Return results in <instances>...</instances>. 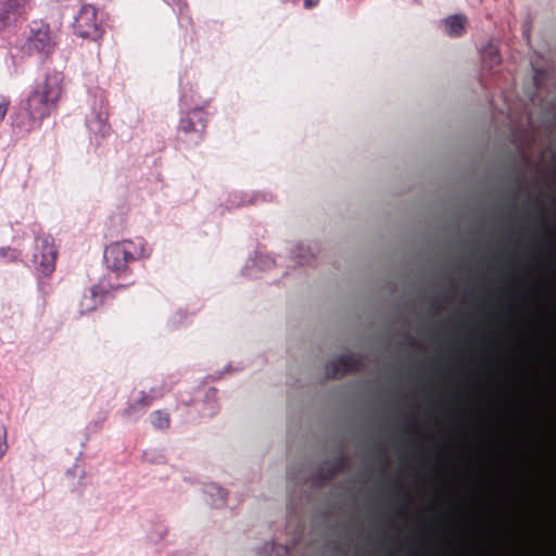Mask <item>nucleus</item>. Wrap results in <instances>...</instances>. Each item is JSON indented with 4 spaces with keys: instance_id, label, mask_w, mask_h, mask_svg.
Instances as JSON below:
<instances>
[{
    "instance_id": "1",
    "label": "nucleus",
    "mask_w": 556,
    "mask_h": 556,
    "mask_svg": "<svg viewBox=\"0 0 556 556\" xmlns=\"http://www.w3.org/2000/svg\"><path fill=\"white\" fill-rule=\"evenodd\" d=\"M148 255L146 242L141 238L110 242L103 251L104 264L108 270L118 277L126 275L129 263L146 258Z\"/></svg>"
},
{
    "instance_id": "2",
    "label": "nucleus",
    "mask_w": 556,
    "mask_h": 556,
    "mask_svg": "<svg viewBox=\"0 0 556 556\" xmlns=\"http://www.w3.org/2000/svg\"><path fill=\"white\" fill-rule=\"evenodd\" d=\"M62 83L61 72L48 73L31 92L28 99V109L34 118H43L55 108L62 94Z\"/></svg>"
},
{
    "instance_id": "3",
    "label": "nucleus",
    "mask_w": 556,
    "mask_h": 556,
    "mask_svg": "<svg viewBox=\"0 0 556 556\" xmlns=\"http://www.w3.org/2000/svg\"><path fill=\"white\" fill-rule=\"evenodd\" d=\"M204 112L201 109H193L180 119L179 134L189 144L198 143L204 132Z\"/></svg>"
},
{
    "instance_id": "4",
    "label": "nucleus",
    "mask_w": 556,
    "mask_h": 556,
    "mask_svg": "<svg viewBox=\"0 0 556 556\" xmlns=\"http://www.w3.org/2000/svg\"><path fill=\"white\" fill-rule=\"evenodd\" d=\"M55 42L51 37L48 25L40 24L33 28L26 42L27 52L38 56L47 58L54 49Z\"/></svg>"
},
{
    "instance_id": "5",
    "label": "nucleus",
    "mask_w": 556,
    "mask_h": 556,
    "mask_svg": "<svg viewBox=\"0 0 556 556\" xmlns=\"http://www.w3.org/2000/svg\"><path fill=\"white\" fill-rule=\"evenodd\" d=\"M74 27L83 38L98 39L102 35L100 24L97 20V10L91 4L81 7L75 18Z\"/></svg>"
},
{
    "instance_id": "6",
    "label": "nucleus",
    "mask_w": 556,
    "mask_h": 556,
    "mask_svg": "<svg viewBox=\"0 0 556 556\" xmlns=\"http://www.w3.org/2000/svg\"><path fill=\"white\" fill-rule=\"evenodd\" d=\"M56 251L53 240L49 237L36 241L33 254V265L42 275H49L54 269Z\"/></svg>"
},
{
    "instance_id": "7",
    "label": "nucleus",
    "mask_w": 556,
    "mask_h": 556,
    "mask_svg": "<svg viewBox=\"0 0 556 556\" xmlns=\"http://www.w3.org/2000/svg\"><path fill=\"white\" fill-rule=\"evenodd\" d=\"M28 0H0V29L5 25L10 15L24 12Z\"/></svg>"
},
{
    "instance_id": "8",
    "label": "nucleus",
    "mask_w": 556,
    "mask_h": 556,
    "mask_svg": "<svg viewBox=\"0 0 556 556\" xmlns=\"http://www.w3.org/2000/svg\"><path fill=\"white\" fill-rule=\"evenodd\" d=\"M445 33L450 37H459L466 28V17L462 14H455L446 17L444 21Z\"/></svg>"
},
{
    "instance_id": "9",
    "label": "nucleus",
    "mask_w": 556,
    "mask_h": 556,
    "mask_svg": "<svg viewBox=\"0 0 556 556\" xmlns=\"http://www.w3.org/2000/svg\"><path fill=\"white\" fill-rule=\"evenodd\" d=\"M101 302V296L96 288H90L81 295L79 313L86 314L93 311Z\"/></svg>"
},
{
    "instance_id": "10",
    "label": "nucleus",
    "mask_w": 556,
    "mask_h": 556,
    "mask_svg": "<svg viewBox=\"0 0 556 556\" xmlns=\"http://www.w3.org/2000/svg\"><path fill=\"white\" fill-rule=\"evenodd\" d=\"M203 493L206 496V502L212 506L219 507L226 502V492L215 483L205 485Z\"/></svg>"
},
{
    "instance_id": "11",
    "label": "nucleus",
    "mask_w": 556,
    "mask_h": 556,
    "mask_svg": "<svg viewBox=\"0 0 556 556\" xmlns=\"http://www.w3.org/2000/svg\"><path fill=\"white\" fill-rule=\"evenodd\" d=\"M356 366V358L352 355H343L336 359L331 365V375L340 377L349 372Z\"/></svg>"
},
{
    "instance_id": "12",
    "label": "nucleus",
    "mask_w": 556,
    "mask_h": 556,
    "mask_svg": "<svg viewBox=\"0 0 556 556\" xmlns=\"http://www.w3.org/2000/svg\"><path fill=\"white\" fill-rule=\"evenodd\" d=\"M283 552V547L281 546H275L273 543H265L262 545V547L258 549L257 555L258 556H281Z\"/></svg>"
},
{
    "instance_id": "13",
    "label": "nucleus",
    "mask_w": 556,
    "mask_h": 556,
    "mask_svg": "<svg viewBox=\"0 0 556 556\" xmlns=\"http://www.w3.org/2000/svg\"><path fill=\"white\" fill-rule=\"evenodd\" d=\"M151 424L156 429L166 428L169 424L168 416L160 410L154 412L152 415Z\"/></svg>"
},
{
    "instance_id": "14",
    "label": "nucleus",
    "mask_w": 556,
    "mask_h": 556,
    "mask_svg": "<svg viewBox=\"0 0 556 556\" xmlns=\"http://www.w3.org/2000/svg\"><path fill=\"white\" fill-rule=\"evenodd\" d=\"M7 448V433L5 430L0 427V458L4 455Z\"/></svg>"
},
{
    "instance_id": "15",
    "label": "nucleus",
    "mask_w": 556,
    "mask_h": 556,
    "mask_svg": "<svg viewBox=\"0 0 556 556\" xmlns=\"http://www.w3.org/2000/svg\"><path fill=\"white\" fill-rule=\"evenodd\" d=\"M490 56L491 63L495 64L500 62L498 53L495 48L491 47L484 52V58Z\"/></svg>"
},
{
    "instance_id": "16",
    "label": "nucleus",
    "mask_w": 556,
    "mask_h": 556,
    "mask_svg": "<svg viewBox=\"0 0 556 556\" xmlns=\"http://www.w3.org/2000/svg\"><path fill=\"white\" fill-rule=\"evenodd\" d=\"M8 109H9V101L5 99H1L0 100V122H2L3 118L5 117Z\"/></svg>"
},
{
    "instance_id": "17",
    "label": "nucleus",
    "mask_w": 556,
    "mask_h": 556,
    "mask_svg": "<svg viewBox=\"0 0 556 556\" xmlns=\"http://www.w3.org/2000/svg\"><path fill=\"white\" fill-rule=\"evenodd\" d=\"M318 2V0H304V5L305 8H312L314 5H316Z\"/></svg>"
}]
</instances>
